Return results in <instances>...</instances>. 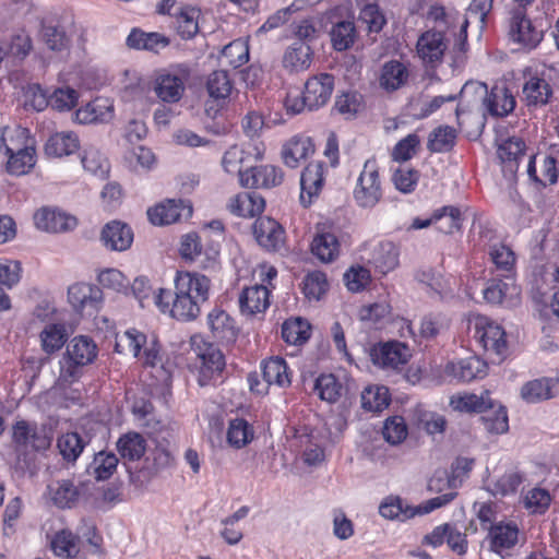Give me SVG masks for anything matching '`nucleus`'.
Returning <instances> with one entry per match:
<instances>
[{"mask_svg":"<svg viewBox=\"0 0 559 559\" xmlns=\"http://www.w3.org/2000/svg\"><path fill=\"white\" fill-rule=\"evenodd\" d=\"M210 284V278L203 274L178 272L175 292L159 288L154 296V305L176 320L192 321L199 317L201 306L209 298Z\"/></svg>","mask_w":559,"mask_h":559,"instance_id":"obj_1","label":"nucleus"},{"mask_svg":"<svg viewBox=\"0 0 559 559\" xmlns=\"http://www.w3.org/2000/svg\"><path fill=\"white\" fill-rule=\"evenodd\" d=\"M0 155L7 158L5 170L10 175H26L36 165V142L27 129L15 127L8 131V138Z\"/></svg>","mask_w":559,"mask_h":559,"instance_id":"obj_2","label":"nucleus"},{"mask_svg":"<svg viewBox=\"0 0 559 559\" xmlns=\"http://www.w3.org/2000/svg\"><path fill=\"white\" fill-rule=\"evenodd\" d=\"M472 93L483 100L488 114L492 117H506L514 110L516 105L514 95L504 84H496L488 92L483 83H466L461 88V99Z\"/></svg>","mask_w":559,"mask_h":559,"instance_id":"obj_3","label":"nucleus"},{"mask_svg":"<svg viewBox=\"0 0 559 559\" xmlns=\"http://www.w3.org/2000/svg\"><path fill=\"white\" fill-rule=\"evenodd\" d=\"M454 499V493H445L429 499L423 504L412 507L400 497H388L379 507V513L388 520L404 522L416 515L427 514Z\"/></svg>","mask_w":559,"mask_h":559,"instance_id":"obj_4","label":"nucleus"},{"mask_svg":"<svg viewBox=\"0 0 559 559\" xmlns=\"http://www.w3.org/2000/svg\"><path fill=\"white\" fill-rule=\"evenodd\" d=\"M382 198V185L379 176V167L374 158L365 162L362 170L354 189V199L358 206L364 209L374 207Z\"/></svg>","mask_w":559,"mask_h":559,"instance_id":"obj_5","label":"nucleus"},{"mask_svg":"<svg viewBox=\"0 0 559 559\" xmlns=\"http://www.w3.org/2000/svg\"><path fill=\"white\" fill-rule=\"evenodd\" d=\"M12 440L16 451L28 453L48 449L52 437L45 426L27 420H17L12 427Z\"/></svg>","mask_w":559,"mask_h":559,"instance_id":"obj_6","label":"nucleus"},{"mask_svg":"<svg viewBox=\"0 0 559 559\" xmlns=\"http://www.w3.org/2000/svg\"><path fill=\"white\" fill-rule=\"evenodd\" d=\"M487 540L490 551L497 554L501 559H508L511 558L512 550L518 545L525 543V535L520 532L515 523L499 522L488 526Z\"/></svg>","mask_w":559,"mask_h":559,"instance_id":"obj_7","label":"nucleus"},{"mask_svg":"<svg viewBox=\"0 0 559 559\" xmlns=\"http://www.w3.org/2000/svg\"><path fill=\"white\" fill-rule=\"evenodd\" d=\"M520 17V20L509 17L508 34L510 39L524 48H536L544 38L545 27L547 26L546 19L542 15L534 17L521 15Z\"/></svg>","mask_w":559,"mask_h":559,"instance_id":"obj_8","label":"nucleus"},{"mask_svg":"<svg viewBox=\"0 0 559 559\" xmlns=\"http://www.w3.org/2000/svg\"><path fill=\"white\" fill-rule=\"evenodd\" d=\"M190 76V69L186 64H177L169 71L160 72L155 79L154 91L157 97L165 103H177L185 93V82Z\"/></svg>","mask_w":559,"mask_h":559,"instance_id":"obj_9","label":"nucleus"},{"mask_svg":"<svg viewBox=\"0 0 559 559\" xmlns=\"http://www.w3.org/2000/svg\"><path fill=\"white\" fill-rule=\"evenodd\" d=\"M210 99L205 103V114L216 118L224 108L233 91V82L225 70H216L209 74L205 84Z\"/></svg>","mask_w":559,"mask_h":559,"instance_id":"obj_10","label":"nucleus"},{"mask_svg":"<svg viewBox=\"0 0 559 559\" xmlns=\"http://www.w3.org/2000/svg\"><path fill=\"white\" fill-rule=\"evenodd\" d=\"M262 377L266 385L260 388V382L255 374H249V383L251 391L259 394L266 392L269 385L286 388L290 385V373L286 361L282 357H273L264 361L262 366Z\"/></svg>","mask_w":559,"mask_h":559,"instance_id":"obj_11","label":"nucleus"},{"mask_svg":"<svg viewBox=\"0 0 559 559\" xmlns=\"http://www.w3.org/2000/svg\"><path fill=\"white\" fill-rule=\"evenodd\" d=\"M409 356L408 347L400 342L380 344L370 352L373 365L383 369H397L407 362Z\"/></svg>","mask_w":559,"mask_h":559,"instance_id":"obj_12","label":"nucleus"},{"mask_svg":"<svg viewBox=\"0 0 559 559\" xmlns=\"http://www.w3.org/2000/svg\"><path fill=\"white\" fill-rule=\"evenodd\" d=\"M253 235L258 243L267 251H280L285 245L284 228L269 216L254 222Z\"/></svg>","mask_w":559,"mask_h":559,"instance_id":"obj_13","label":"nucleus"},{"mask_svg":"<svg viewBox=\"0 0 559 559\" xmlns=\"http://www.w3.org/2000/svg\"><path fill=\"white\" fill-rule=\"evenodd\" d=\"M283 170L274 165L250 166L241 175V186L245 188H273L283 182Z\"/></svg>","mask_w":559,"mask_h":559,"instance_id":"obj_14","label":"nucleus"},{"mask_svg":"<svg viewBox=\"0 0 559 559\" xmlns=\"http://www.w3.org/2000/svg\"><path fill=\"white\" fill-rule=\"evenodd\" d=\"M334 88V78L322 73L310 78L305 84L304 95L309 110H316L324 106L331 98Z\"/></svg>","mask_w":559,"mask_h":559,"instance_id":"obj_15","label":"nucleus"},{"mask_svg":"<svg viewBox=\"0 0 559 559\" xmlns=\"http://www.w3.org/2000/svg\"><path fill=\"white\" fill-rule=\"evenodd\" d=\"M34 222L38 229L47 233H67L76 227L78 221L61 211L43 207L34 215Z\"/></svg>","mask_w":559,"mask_h":559,"instance_id":"obj_16","label":"nucleus"},{"mask_svg":"<svg viewBox=\"0 0 559 559\" xmlns=\"http://www.w3.org/2000/svg\"><path fill=\"white\" fill-rule=\"evenodd\" d=\"M197 357L200 360L198 381L201 386H205L219 377L225 367V358L223 353L212 344L197 353Z\"/></svg>","mask_w":559,"mask_h":559,"instance_id":"obj_17","label":"nucleus"},{"mask_svg":"<svg viewBox=\"0 0 559 559\" xmlns=\"http://www.w3.org/2000/svg\"><path fill=\"white\" fill-rule=\"evenodd\" d=\"M192 215V206L181 200H167L147 210V216L154 225H169Z\"/></svg>","mask_w":559,"mask_h":559,"instance_id":"obj_18","label":"nucleus"},{"mask_svg":"<svg viewBox=\"0 0 559 559\" xmlns=\"http://www.w3.org/2000/svg\"><path fill=\"white\" fill-rule=\"evenodd\" d=\"M47 495L58 509H72L80 501L81 489L71 479H59L47 486Z\"/></svg>","mask_w":559,"mask_h":559,"instance_id":"obj_19","label":"nucleus"},{"mask_svg":"<svg viewBox=\"0 0 559 559\" xmlns=\"http://www.w3.org/2000/svg\"><path fill=\"white\" fill-rule=\"evenodd\" d=\"M324 166L322 163H310L301 173L300 177V202L307 207L317 198L323 187Z\"/></svg>","mask_w":559,"mask_h":559,"instance_id":"obj_20","label":"nucleus"},{"mask_svg":"<svg viewBox=\"0 0 559 559\" xmlns=\"http://www.w3.org/2000/svg\"><path fill=\"white\" fill-rule=\"evenodd\" d=\"M254 154L246 151L243 147L239 145H231L224 153L222 157V166L227 174L237 175L239 177V182L241 183V175H245L242 170L243 166L250 162V158L253 156L254 160H259L263 158L264 147H260L259 145H254L253 147Z\"/></svg>","mask_w":559,"mask_h":559,"instance_id":"obj_21","label":"nucleus"},{"mask_svg":"<svg viewBox=\"0 0 559 559\" xmlns=\"http://www.w3.org/2000/svg\"><path fill=\"white\" fill-rule=\"evenodd\" d=\"M444 372L453 379L468 382L485 377L487 373V365L480 358L471 356L449 362L445 366Z\"/></svg>","mask_w":559,"mask_h":559,"instance_id":"obj_22","label":"nucleus"},{"mask_svg":"<svg viewBox=\"0 0 559 559\" xmlns=\"http://www.w3.org/2000/svg\"><path fill=\"white\" fill-rule=\"evenodd\" d=\"M126 45L130 49L146 50L153 53H159L170 45V39L162 33L144 32L140 28H132L126 39Z\"/></svg>","mask_w":559,"mask_h":559,"instance_id":"obj_23","label":"nucleus"},{"mask_svg":"<svg viewBox=\"0 0 559 559\" xmlns=\"http://www.w3.org/2000/svg\"><path fill=\"white\" fill-rule=\"evenodd\" d=\"M100 240L110 250L124 251L133 241V233L127 224L112 221L104 226Z\"/></svg>","mask_w":559,"mask_h":559,"instance_id":"obj_24","label":"nucleus"},{"mask_svg":"<svg viewBox=\"0 0 559 559\" xmlns=\"http://www.w3.org/2000/svg\"><path fill=\"white\" fill-rule=\"evenodd\" d=\"M493 0H472L467 14L468 16L464 19L461 25L460 34L456 43L454 44V50L456 51V60L460 56L464 55L467 47V26L469 23V17L474 16L477 19L481 25L486 23L487 15L492 9Z\"/></svg>","mask_w":559,"mask_h":559,"instance_id":"obj_25","label":"nucleus"},{"mask_svg":"<svg viewBox=\"0 0 559 559\" xmlns=\"http://www.w3.org/2000/svg\"><path fill=\"white\" fill-rule=\"evenodd\" d=\"M332 47L336 51H345L352 48L358 37L354 17L338 19L332 21L329 32Z\"/></svg>","mask_w":559,"mask_h":559,"instance_id":"obj_26","label":"nucleus"},{"mask_svg":"<svg viewBox=\"0 0 559 559\" xmlns=\"http://www.w3.org/2000/svg\"><path fill=\"white\" fill-rule=\"evenodd\" d=\"M270 290L266 285H253L245 288L239 296L240 310L243 314L254 316L264 312L270 306Z\"/></svg>","mask_w":559,"mask_h":559,"instance_id":"obj_27","label":"nucleus"},{"mask_svg":"<svg viewBox=\"0 0 559 559\" xmlns=\"http://www.w3.org/2000/svg\"><path fill=\"white\" fill-rule=\"evenodd\" d=\"M314 152V145L309 136L294 135L282 148V158L286 166L296 168L299 163Z\"/></svg>","mask_w":559,"mask_h":559,"instance_id":"obj_28","label":"nucleus"},{"mask_svg":"<svg viewBox=\"0 0 559 559\" xmlns=\"http://www.w3.org/2000/svg\"><path fill=\"white\" fill-rule=\"evenodd\" d=\"M207 324L213 338L226 343H231L236 340L238 329L234 319L225 310L213 309L207 314Z\"/></svg>","mask_w":559,"mask_h":559,"instance_id":"obj_29","label":"nucleus"},{"mask_svg":"<svg viewBox=\"0 0 559 559\" xmlns=\"http://www.w3.org/2000/svg\"><path fill=\"white\" fill-rule=\"evenodd\" d=\"M447 49L443 34L440 31H428L417 41V52L427 63L439 62Z\"/></svg>","mask_w":559,"mask_h":559,"instance_id":"obj_30","label":"nucleus"},{"mask_svg":"<svg viewBox=\"0 0 559 559\" xmlns=\"http://www.w3.org/2000/svg\"><path fill=\"white\" fill-rule=\"evenodd\" d=\"M265 201L257 192H241L230 199L229 211L241 217H253L264 211Z\"/></svg>","mask_w":559,"mask_h":559,"instance_id":"obj_31","label":"nucleus"},{"mask_svg":"<svg viewBox=\"0 0 559 559\" xmlns=\"http://www.w3.org/2000/svg\"><path fill=\"white\" fill-rule=\"evenodd\" d=\"M408 78L407 67L397 60H391L382 66L379 85L386 92H394L405 86Z\"/></svg>","mask_w":559,"mask_h":559,"instance_id":"obj_32","label":"nucleus"},{"mask_svg":"<svg viewBox=\"0 0 559 559\" xmlns=\"http://www.w3.org/2000/svg\"><path fill=\"white\" fill-rule=\"evenodd\" d=\"M75 116L80 123L109 122L114 117V106L109 99L96 98L78 109Z\"/></svg>","mask_w":559,"mask_h":559,"instance_id":"obj_33","label":"nucleus"},{"mask_svg":"<svg viewBox=\"0 0 559 559\" xmlns=\"http://www.w3.org/2000/svg\"><path fill=\"white\" fill-rule=\"evenodd\" d=\"M80 147V141L73 132H56L46 141L44 151L48 157L60 158L75 153Z\"/></svg>","mask_w":559,"mask_h":559,"instance_id":"obj_34","label":"nucleus"},{"mask_svg":"<svg viewBox=\"0 0 559 559\" xmlns=\"http://www.w3.org/2000/svg\"><path fill=\"white\" fill-rule=\"evenodd\" d=\"M68 298L74 310L82 311L86 307H97L102 300V290L94 285L73 284L68 289Z\"/></svg>","mask_w":559,"mask_h":559,"instance_id":"obj_35","label":"nucleus"},{"mask_svg":"<svg viewBox=\"0 0 559 559\" xmlns=\"http://www.w3.org/2000/svg\"><path fill=\"white\" fill-rule=\"evenodd\" d=\"M312 62V51L308 44L298 41L292 44L283 57V66L289 72H301L309 69Z\"/></svg>","mask_w":559,"mask_h":559,"instance_id":"obj_36","label":"nucleus"},{"mask_svg":"<svg viewBox=\"0 0 559 559\" xmlns=\"http://www.w3.org/2000/svg\"><path fill=\"white\" fill-rule=\"evenodd\" d=\"M97 356V346L87 336L79 335L73 337L67 345L66 357L79 365H88Z\"/></svg>","mask_w":559,"mask_h":559,"instance_id":"obj_37","label":"nucleus"},{"mask_svg":"<svg viewBox=\"0 0 559 559\" xmlns=\"http://www.w3.org/2000/svg\"><path fill=\"white\" fill-rule=\"evenodd\" d=\"M522 93L527 106H543L552 96V88L545 79L532 76L524 83Z\"/></svg>","mask_w":559,"mask_h":559,"instance_id":"obj_38","label":"nucleus"},{"mask_svg":"<svg viewBox=\"0 0 559 559\" xmlns=\"http://www.w3.org/2000/svg\"><path fill=\"white\" fill-rule=\"evenodd\" d=\"M116 447L122 460L134 462L144 455L146 440L141 433L129 431L118 439Z\"/></svg>","mask_w":559,"mask_h":559,"instance_id":"obj_39","label":"nucleus"},{"mask_svg":"<svg viewBox=\"0 0 559 559\" xmlns=\"http://www.w3.org/2000/svg\"><path fill=\"white\" fill-rule=\"evenodd\" d=\"M476 336L483 344L485 350L491 352L502 357L507 352V342L504 340V331L501 326L487 323L481 329H477Z\"/></svg>","mask_w":559,"mask_h":559,"instance_id":"obj_40","label":"nucleus"},{"mask_svg":"<svg viewBox=\"0 0 559 559\" xmlns=\"http://www.w3.org/2000/svg\"><path fill=\"white\" fill-rule=\"evenodd\" d=\"M358 20L367 26L369 33H379L386 24V17L374 0H357Z\"/></svg>","mask_w":559,"mask_h":559,"instance_id":"obj_41","label":"nucleus"},{"mask_svg":"<svg viewBox=\"0 0 559 559\" xmlns=\"http://www.w3.org/2000/svg\"><path fill=\"white\" fill-rule=\"evenodd\" d=\"M455 411L484 413L493 408V402L489 392L484 391L479 395L471 393L462 396H454L450 402Z\"/></svg>","mask_w":559,"mask_h":559,"instance_id":"obj_42","label":"nucleus"},{"mask_svg":"<svg viewBox=\"0 0 559 559\" xmlns=\"http://www.w3.org/2000/svg\"><path fill=\"white\" fill-rule=\"evenodd\" d=\"M498 156L510 171H516L519 162L525 157V143L521 138L512 136L498 147Z\"/></svg>","mask_w":559,"mask_h":559,"instance_id":"obj_43","label":"nucleus"},{"mask_svg":"<svg viewBox=\"0 0 559 559\" xmlns=\"http://www.w3.org/2000/svg\"><path fill=\"white\" fill-rule=\"evenodd\" d=\"M312 253L322 262H332L340 252V243L332 233L318 234L311 242Z\"/></svg>","mask_w":559,"mask_h":559,"instance_id":"obj_44","label":"nucleus"},{"mask_svg":"<svg viewBox=\"0 0 559 559\" xmlns=\"http://www.w3.org/2000/svg\"><path fill=\"white\" fill-rule=\"evenodd\" d=\"M372 263L382 274L393 271L399 265L396 247L390 241L379 243L373 250Z\"/></svg>","mask_w":559,"mask_h":559,"instance_id":"obj_45","label":"nucleus"},{"mask_svg":"<svg viewBox=\"0 0 559 559\" xmlns=\"http://www.w3.org/2000/svg\"><path fill=\"white\" fill-rule=\"evenodd\" d=\"M119 460L112 452L100 451L94 455L87 467V473L97 480H106L111 477L118 466Z\"/></svg>","mask_w":559,"mask_h":559,"instance_id":"obj_46","label":"nucleus"},{"mask_svg":"<svg viewBox=\"0 0 559 559\" xmlns=\"http://www.w3.org/2000/svg\"><path fill=\"white\" fill-rule=\"evenodd\" d=\"M556 159L552 156H544L543 164L540 166V174L537 175L535 156L531 155L527 164V175L534 181L539 182L543 186L554 185L558 179V170L556 167Z\"/></svg>","mask_w":559,"mask_h":559,"instance_id":"obj_47","label":"nucleus"},{"mask_svg":"<svg viewBox=\"0 0 559 559\" xmlns=\"http://www.w3.org/2000/svg\"><path fill=\"white\" fill-rule=\"evenodd\" d=\"M67 340V329L62 323H49L40 332L41 347L47 354H52L59 350Z\"/></svg>","mask_w":559,"mask_h":559,"instance_id":"obj_48","label":"nucleus"},{"mask_svg":"<svg viewBox=\"0 0 559 559\" xmlns=\"http://www.w3.org/2000/svg\"><path fill=\"white\" fill-rule=\"evenodd\" d=\"M554 381L548 378L526 382L521 389V396L527 403H538L552 397Z\"/></svg>","mask_w":559,"mask_h":559,"instance_id":"obj_49","label":"nucleus"},{"mask_svg":"<svg viewBox=\"0 0 559 559\" xmlns=\"http://www.w3.org/2000/svg\"><path fill=\"white\" fill-rule=\"evenodd\" d=\"M85 445L86 441L78 432L63 433L57 440L59 453L69 463L78 460Z\"/></svg>","mask_w":559,"mask_h":559,"instance_id":"obj_50","label":"nucleus"},{"mask_svg":"<svg viewBox=\"0 0 559 559\" xmlns=\"http://www.w3.org/2000/svg\"><path fill=\"white\" fill-rule=\"evenodd\" d=\"M282 337L287 344H304L310 337V324L301 318L286 320L282 325Z\"/></svg>","mask_w":559,"mask_h":559,"instance_id":"obj_51","label":"nucleus"},{"mask_svg":"<svg viewBox=\"0 0 559 559\" xmlns=\"http://www.w3.org/2000/svg\"><path fill=\"white\" fill-rule=\"evenodd\" d=\"M79 537L71 531L58 532L51 540V549L58 557L75 558L80 551Z\"/></svg>","mask_w":559,"mask_h":559,"instance_id":"obj_52","label":"nucleus"},{"mask_svg":"<svg viewBox=\"0 0 559 559\" xmlns=\"http://www.w3.org/2000/svg\"><path fill=\"white\" fill-rule=\"evenodd\" d=\"M437 228L444 234H452L461 228V211L455 206H444L432 215Z\"/></svg>","mask_w":559,"mask_h":559,"instance_id":"obj_53","label":"nucleus"},{"mask_svg":"<svg viewBox=\"0 0 559 559\" xmlns=\"http://www.w3.org/2000/svg\"><path fill=\"white\" fill-rule=\"evenodd\" d=\"M199 11L195 8L183 5L176 19V28L183 39L192 38L199 31Z\"/></svg>","mask_w":559,"mask_h":559,"instance_id":"obj_54","label":"nucleus"},{"mask_svg":"<svg viewBox=\"0 0 559 559\" xmlns=\"http://www.w3.org/2000/svg\"><path fill=\"white\" fill-rule=\"evenodd\" d=\"M456 139V132L451 127H439L430 132L427 147L435 153L450 151Z\"/></svg>","mask_w":559,"mask_h":559,"instance_id":"obj_55","label":"nucleus"},{"mask_svg":"<svg viewBox=\"0 0 559 559\" xmlns=\"http://www.w3.org/2000/svg\"><path fill=\"white\" fill-rule=\"evenodd\" d=\"M253 438V431L247 420L236 418L230 420L227 430V441L239 449L248 444Z\"/></svg>","mask_w":559,"mask_h":559,"instance_id":"obj_56","label":"nucleus"},{"mask_svg":"<svg viewBox=\"0 0 559 559\" xmlns=\"http://www.w3.org/2000/svg\"><path fill=\"white\" fill-rule=\"evenodd\" d=\"M84 169L99 177L108 174L109 165L106 157L94 146H87L83 151L81 158Z\"/></svg>","mask_w":559,"mask_h":559,"instance_id":"obj_57","label":"nucleus"},{"mask_svg":"<svg viewBox=\"0 0 559 559\" xmlns=\"http://www.w3.org/2000/svg\"><path fill=\"white\" fill-rule=\"evenodd\" d=\"M321 400L335 403L342 395L343 386L332 373L321 374L314 384Z\"/></svg>","mask_w":559,"mask_h":559,"instance_id":"obj_58","label":"nucleus"},{"mask_svg":"<svg viewBox=\"0 0 559 559\" xmlns=\"http://www.w3.org/2000/svg\"><path fill=\"white\" fill-rule=\"evenodd\" d=\"M534 310L545 321L559 320V289L551 297L544 295L533 296Z\"/></svg>","mask_w":559,"mask_h":559,"instance_id":"obj_59","label":"nucleus"},{"mask_svg":"<svg viewBox=\"0 0 559 559\" xmlns=\"http://www.w3.org/2000/svg\"><path fill=\"white\" fill-rule=\"evenodd\" d=\"M488 254L497 271L511 273L515 264L514 252L506 245L495 243L489 247Z\"/></svg>","mask_w":559,"mask_h":559,"instance_id":"obj_60","label":"nucleus"},{"mask_svg":"<svg viewBox=\"0 0 559 559\" xmlns=\"http://www.w3.org/2000/svg\"><path fill=\"white\" fill-rule=\"evenodd\" d=\"M389 405V393L384 386L367 388L361 393V406L369 412H381Z\"/></svg>","mask_w":559,"mask_h":559,"instance_id":"obj_61","label":"nucleus"},{"mask_svg":"<svg viewBox=\"0 0 559 559\" xmlns=\"http://www.w3.org/2000/svg\"><path fill=\"white\" fill-rule=\"evenodd\" d=\"M551 502V496L547 489L535 487L530 489L524 498L525 509L534 514H543L547 511Z\"/></svg>","mask_w":559,"mask_h":559,"instance_id":"obj_62","label":"nucleus"},{"mask_svg":"<svg viewBox=\"0 0 559 559\" xmlns=\"http://www.w3.org/2000/svg\"><path fill=\"white\" fill-rule=\"evenodd\" d=\"M296 439L299 442V445L304 448V462L309 466H317L324 461V451L323 449L316 442H313L312 437L308 432L298 433Z\"/></svg>","mask_w":559,"mask_h":559,"instance_id":"obj_63","label":"nucleus"},{"mask_svg":"<svg viewBox=\"0 0 559 559\" xmlns=\"http://www.w3.org/2000/svg\"><path fill=\"white\" fill-rule=\"evenodd\" d=\"M79 93L76 90L62 86L53 91L49 96V106L58 111L71 110L78 104Z\"/></svg>","mask_w":559,"mask_h":559,"instance_id":"obj_64","label":"nucleus"}]
</instances>
